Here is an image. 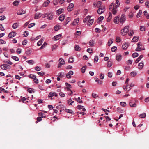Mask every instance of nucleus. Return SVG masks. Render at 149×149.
Returning <instances> with one entry per match:
<instances>
[{
  "mask_svg": "<svg viewBox=\"0 0 149 149\" xmlns=\"http://www.w3.org/2000/svg\"><path fill=\"white\" fill-rule=\"evenodd\" d=\"M129 26H127L124 27V28L121 30V33L123 36H125L126 35L127 33L128 32Z\"/></svg>",
  "mask_w": 149,
  "mask_h": 149,
  "instance_id": "1",
  "label": "nucleus"
},
{
  "mask_svg": "<svg viewBox=\"0 0 149 149\" xmlns=\"http://www.w3.org/2000/svg\"><path fill=\"white\" fill-rule=\"evenodd\" d=\"M29 100V97H27L26 98L25 97H23L19 100V102H22L24 103H26L28 102V101L27 100Z\"/></svg>",
  "mask_w": 149,
  "mask_h": 149,
  "instance_id": "2",
  "label": "nucleus"
},
{
  "mask_svg": "<svg viewBox=\"0 0 149 149\" xmlns=\"http://www.w3.org/2000/svg\"><path fill=\"white\" fill-rule=\"evenodd\" d=\"M105 7L104 6H101V8H99L98 9L97 12L99 14H101L104 11Z\"/></svg>",
  "mask_w": 149,
  "mask_h": 149,
  "instance_id": "3",
  "label": "nucleus"
},
{
  "mask_svg": "<svg viewBox=\"0 0 149 149\" xmlns=\"http://www.w3.org/2000/svg\"><path fill=\"white\" fill-rule=\"evenodd\" d=\"M53 15L52 12L47 13V18L48 19L52 20L53 18Z\"/></svg>",
  "mask_w": 149,
  "mask_h": 149,
  "instance_id": "4",
  "label": "nucleus"
},
{
  "mask_svg": "<svg viewBox=\"0 0 149 149\" xmlns=\"http://www.w3.org/2000/svg\"><path fill=\"white\" fill-rule=\"evenodd\" d=\"M62 36V35L61 34H59L56 35L54 36V37L52 38V40H58Z\"/></svg>",
  "mask_w": 149,
  "mask_h": 149,
  "instance_id": "5",
  "label": "nucleus"
},
{
  "mask_svg": "<svg viewBox=\"0 0 149 149\" xmlns=\"http://www.w3.org/2000/svg\"><path fill=\"white\" fill-rule=\"evenodd\" d=\"M129 104L130 106L132 107H135L137 106V104L135 103H134L133 102L132 100H130L129 102Z\"/></svg>",
  "mask_w": 149,
  "mask_h": 149,
  "instance_id": "6",
  "label": "nucleus"
},
{
  "mask_svg": "<svg viewBox=\"0 0 149 149\" xmlns=\"http://www.w3.org/2000/svg\"><path fill=\"white\" fill-rule=\"evenodd\" d=\"M125 15L124 14L122 15L120 19V23L123 24L124 21H125Z\"/></svg>",
  "mask_w": 149,
  "mask_h": 149,
  "instance_id": "7",
  "label": "nucleus"
},
{
  "mask_svg": "<svg viewBox=\"0 0 149 149\" xmlns=\"http://www.w3.org/2000/svg\"><path fill=\"white\" fill-rule=\"evenodd\" d=\"M74 6V4L73 3H70L68 7L67 10L68 11H70L72 10Z\"/></svg>",
  "mask_w": 149,
  "mask_h": 149,
  "instance_id": "8",
  "label": "nucleus"
},
{
  "mask_svg": "<svg viewBox=\"0 0 149 149\" xmlns=\"http://www.w3.org/2000/svg\"><path fill=\"white\" fill-rule=\"evenodd\" d=\"M16 35V33L15 32H10L8 34V37L11 38L14 37Z\"/></svg>",
  "mask_w": 149,
  "mask_h": 149,
  "instance_id": "9",
  "label": "nucleus"
},
{
  "mask_svg": "<svg viewBox=\"0 0 149 149\" xmlns=\"http://www.w3.org/2000/svg\"><path fill=\"white\" fill-rule=\"evenodd\" d=\"M129 46L128 44L127 43L123 44L122 46V48L123 49H126Z\"/></svg>",
  "mask_w": 149,
  "mask_h": 149,
  "instance_id": "10",
  "label": "nucleus"
},
{
  "mask_svg": "<svg viewBox=\"0 0 149 149\" xmlns=\"http://www.w3.org/2000/svg\"><path fill=\"white\" fill-rule=\"evenodd\" d=\"M79 18L74 19L72 23V25H76V24H77L79 22Z\"/></svg>",
  "mask_w": 149,
  "mask_h": 149,
  "instance_id": "11",
  "label": "nucleus"
},
{
  "mask_svg": "<svg viewBox=\"0 0 149 149\" xmlns=\"http://www.w3.org/2000/svg\"><path fill=\"white\" fill-rule=\"evenodd\" d=\"M65 17V15H61L59 17V20L62 21L64 20Z\"/></svg>",
  "mask_w": 149,
  "mask_h": 149,
  "instance_id": "12",
  "label": "nucleus"
},
{
  "mask_svg": "<svg viewBox=\"0 0 149 149\" xmlns=\"http://www.w3.org/2000/svg\"><path fill=\"white\" fill-rule=\"evenodd\" d=\"M122 59V56L121 55L117 54L116 55V59L117 61H120Z\"/></svg>",
  "mask_w": 149,
  "mask_h": 149,
  "instance_id": "13",
  "label": "nucleus"
},
{
  "mask_svg": "<svg viewBox=\"0 0 149 149\" xmlns=\"http://www.w3.org/2000/svg\"><path fill=\"white\" fill-rule=\"evenodd\" d=\"M64 9V8H62L59 9L57 11V14H61L63 12Z\"/></svg>",
  "mask_w": 149,
  "mask_h": 149,
  "instance_id": "14",
  "label": "nucleus"
},
{
  "mask_svg": "<svg viewBox=\"0 0 149 149\" xmlns=\"http://www.w3.org/2000/svg\"><path fill=\"white\" fill-rule=\"evenodd\" d=\"M8 65L6 64H4L1 66V68L2 69L6 70L8 68Z\"/></svg>",
  "mask_w": 149,
  "mask_h": 149,
  "instance_id": "15",
  "label": "nucleus"
},
{
  "mask_svg": "<svg viewBox=\"0 0 149 149\" xmlns=\"http://www.w3.org/2000/svg\"><path fill=\"white\" fill-rule=\"evenodd\" d=\"M50 1L49 0H47L46 1L44 2L43 3V6L45 7L47 6L50 3Z\"/></svg>",
  "mask_w": 149,
  "mask_h": 149,
  "instance_id": "16",
  "label": "nucleus"
},
{
  "mask_svg": "<svg viewBox=\"0 0 149 149\" xmlns=\"http://www.w3.org/2000/svg\"><path fill=\"white\" fill-rule=\"evenodd\" d=\"M143 63L141 62L138 64V68L140 69H141L143 68Z\"/></svg>",
  "mask_w": 149,
  "mask_h": 149,
  "instance_id": "17",
  "label": "nucleus"
},
{
  "mask_svg": "<svg viewBox=\"0 0 149 149\" xmlns=\"http://www.w3.org/2000/svg\"><path fill=\"white\" fill-rule=\"evenodd\" d=\"M59 63L62 65H64L65 64V61L64 59L61 58H60L59 60Z\"/></svg>",
  "mask_w": 149,
  "mask_h": 149,
  "instance_id": "18",
  "label": "nucleus"
},
{
  "mask_svg": "<svg viewBox=\"0 0 149 149\" xmlns=\"http://www.w3.org/2000/svg\"><path fill=\"white\" fill-rule=\"evenodd\" d=\"M41 16V13H36L35 15V19H37L40 18Z\"/></svg>",
  "mask_w": 149,
  "mask_h": 149,
  "instance_id": "19",
  "label": "nucleus"
},
{
  "mask_svg": "<svg viewBox=\"0 0 149 149\" xmlns=\"http://www.w3.org/2000/svg\"><path fill=\"white\" fill-rule=\"evenodd\" d=\"M91 16H88L87 17L84 18L83 20V22L85 23L87 21L89 20L90 19Z\"/></svg>",
  "mask_w": 149,
  "mask_h": 149,
  "instance_id": "20",
  "label": "nucleus"
},
{
  "mask_svg": "<svg viewBox=\"0 0 149 149\" xmlns=\"http://www.w3.org/2000/svg\"><path fill=\"white\" fill-rule=\"evenodd\" d=\"M26 13V11L24 10H23L22 9H20L19 10V15L23 14H25Z\"/></svg>",
  "mask_w": 149,
  "mask_h": 149,
  "instance_id": "21",
  "label": "nucleus"
},
{
  "mask_svg": "<svg viewBox=\"0 0 149 149\" xmlns=\"http://www.w3.org/2000/svg\"><path fill=\"white\" fill-rule=\"evenodd\" d=\"M113 39H110L108 42V46H110L111 44L113 42Z\"/></svg>",
  "mask_w": 149,
  "mask_h": 149,
  "instance_id": "22",
  "label": "nucleus"
},
{
  "mask_svg": "<svg viewBox=\"0 0 149 149\" xmlns=\"http://www.w3.org/2000/svg\"><path fill=\"white\" fill-rule=\"evenodd\" d=\"M104 17L103 16H100L97 20V22H101L103 19Z\"/></svg>",
  "mask_w": 149,
  "mask_h": 149,
  "instance_id": "23",
  "label": "nucleus"
},
{
  "mask_svg": "<svg viewBox=\"0 0 149 149\" xmlns=\"http://www.w3.org/2000/svg\"><path fill=\"white\" fill-rule=\"evenodd\" d=\"M112 65V62L111 61L109 60L108 61L107 66L108 67H111Z\"/></svg>",
  "mask_w": 149,
  "mask_h": 149,
  "instance_id": "24",
  "label": "nucleus"
},
{
  "mask_svg": "<svg viewBox=\"0 0 149 149\" xmlns=\"http://www.w3.org/2000/svg\"><path fill=\"white\" fill-rule=\"evenodd\" d=\"M94 43L95 42L93 40H91L89 42V44L91 46H93Z\"/></svg>",
  "mask_w": 149,
  "mask_h": 149,
  "instance_id": "25",
  "label": "nucleus"
},
{
  "mask_svg": "<svg viewBox=\"0 0 149 149\" xmlns=\"http://www.w3.org/2000/svg\"><path fill=\"white\" fill-rule=\"evenodd\" d=\"M109 17L107 19V22L110 21V20L111 19L112 16V15L111 13L109 12Z\"/></svg>",
  "mask_w": 149,
  "mask_h": 149,
  "instance_id": "26",
  "label": "nucleus"
},
{
  "mask_svg": "<svg viewBox=\"0 0 149 149\" xmlns=\"http://www.w3.org/2000/svg\"><path fill=\"white\" fill-rule=\"evenodd\" d=\"M13 4L14 6H18L19 4V1L18 0H15L13 2Z\"/></svg>",
  "mask_w": 149,
  "mask_h": 149,
  "instance_id": "27",
  "label": "nucleus"
},
{
  "mask_svg": "<svg viewBox=\"0 0 149 149\" xmlns=\"http://www.w3.org/2000/svg\"><path fill=\"white\" fill-rule=\"evenodd\" d=\"M26 62L30 65H33L34 63V61L31 60L27 61Z\"/></svg>",
  "mask_w": 149,
  "mask_h": 149,
  "instance_id": "28",
  "label": "nucleus"
},
{
  "mask_svg": "<svg viewBox=\"0 0 149 149\" xmlns=\"http://www.w3.org/2000/svg\"><path fill=\"white\" fill-rule=\"evenodd\" d=\"M74 48L75 50L77 51H79L81 49L80 47L78 45H75Z\"/></svg>",
  "mask_w": 149,
  "mask_h": 149,
  "instance_id": "29",
  "label": "nucleus"
},
{
  "mask_svg": "<svg viewBox=\"0 0 149 149\" xmlns=\"http://www.w3.org/2000/svg\"><path fill=\"white\" fill-rule=\"evenodd\" d=\"M4 63L6 64H8L10 65L12 64V63L9 60H5L4 61Z\"/></svg>",
  "mask_w": 149,
  "mask_h": 149,
  "instance_id": "30",
  "label": "nucleus"
},
{
  "mask_svg": "<svg viewBox=\"0 0 149 149\" xmlns=\"http://www.w3.org/2000/svg\"><path fill=\"white\" fill-rule=\"evenodd\" d=\"M137 74V73L135 71H132L130 73V75L131 76L134 77Z\"/></svg>",
  "mask_w": 149,
  "mask_h": 149,
  "instance_id": "31",
  "label": "nucleus"
},
{
  "mask_svg": "<svg viewBox=\"0 0 149 149\" xmlns=\"http://www.w3.org/2000/svg\"><path fill=\"white\" fill-rule=\"evenodd\" d=\"M119 19V17L117 16L115 17L114 19V22L115 23H117Z\"/></svg>",
  "mask_w": 149,
  "mask_h": 149,
  "instance_id": "32",
  "label": "nucleus"
},
{
  "mask_svg": "<svg viewBox=\"0 0 149 149\" xmlns=\"http://www.w3.org/2000/svg\"><path fill=\"white\" fill-rule=\"evenodd\" d=\"M27 91L29 92V93H33L34 92V89L32 88H29L27 90Z\"/></svg>",
  "mask_w": 149,
  "mask_h": 149,
  "instance_id": "33",
  "label": "nucleus"
},
{
  "mask_svg": "<svg viewBox=\"0 0 149 149\" xmlns=\"http://www.w3.org/2000/svg\"><path fill=\"white\" fill-rule=\"evenodd\" d=\"M143 58V56L142 55H141L139 57L136 59L135 61V62L136 63H138L141 59Z\"/></svg>",
  "mask_w": 149,
  "mask_h": 149,
  "instance_id": "34",
  "label": "nucleus"
},
{
  "mask_svg": "<svg viewBox=\"0 0 149 149\" xmlns=\"http://www.w3.org/2000/svg\"><path fill=\"white\" fill-rule=\"evenodd\" d=\"M65 111L66 112L69 113L71 114H72L73 113V112L72 111V110L70 109H65Z\"/></svg>",
  "mask_w": 149,
  "mask_h": 149,
  "instance_id": "35",
  "label": "nucleus"
},
{
  "mask_svg": "<svg viewBox=\"0 0 149 149\" xmlns=\"http://www.w3.org/2000/svg\"><path fill=\"white\" fill-rule=\"evenodd\" d=\"M18 26V24L17 23H14L12 25V27L13 29H16L17 27Z\"/></svg>",
  "mask_w": 149,
  "mask_h": 149,
  "instance_id": "36",
  "label": "nucleus"
},
{
  "mask_svg": "<svg viewBox=\"0 0 149 149\" xmlns=\"http://www.w3.org/2000/svg\"><path fill=\"white\" fill-rule=\"evenodd\" d=\"M116 8H114L112 10V12L113 14L115 15L117 12Z\"/></svg>",
  "mask_w": 149,
  "mask_h": 149,
  "instance_id": "37",
  "label": "nucleus"
},
{
  "mask_svg": "<svg viewBox=\"0 0 149 149\" xmlns=\"http://www.w3.org/2000/svg\"><path fill=\"white\" fill-rule=\"evenodd\" d=\"M58 47V45L56 44H54L52 46V51L56 49Z\"/></svg>",
  "mask_w": 149,
  "mask_h": 149,
  "instance_id": "38",
  "label": "nucleus"
},
{
  "mask_svg": "<svg viewBox=\"0 0 149 149\" xmlns=\"http://www.w3.org/2000/svg\"><path fill=\"white\" fill-rule=\"evenodd\" d=\"M139 37H134L132 39V41L133 42H137L138 41Z\"/></svg>",
  "mask_w": 149,
  "mask_h": 149,
  "instance_id": "39",
  "label": "nucleus"
},
{
  "mask_svg": "<svg viewBox=\"0 0 149 149\" xmlns=\"http://www.w3.org/2000/svg\"><path fill=\"white\" fill-rule=\"evenodd\" d=\"M96 5L97 6V7L99 8H101V6H101V2L100 1H98L97 2V3Z\"/></svg>",
  "mask_w": 149,
  "mask_h": 149,
  "instance_id": "40",
  "label": "nucleus"
},
{
  "mask_svg": "<svg viewBox=\"0 0 149 149\" xmlns=\"http://www.w3.org/2000/svg\"><path fill=\"white\" fill-rule=\"evenodd\" d=\"M54 92H50L49 95L48 96L49 97H52L54 95Z\"/></svg>",
  "mask_w": 149,
  "mask_h": 149,
  "instance_id": "41",
  "label": "nucleus"
},
{
  "mask_svg": "<svg viewBox=\"0 0 149 149\" xmlns=\"http://www.w3.org/2000/svg\"><path fill=\"white\" fill-rule=\"evenodd\" d=\"M74 61L73 58L72 57H70L69 59L68 62L70 63H72Z\"/></svg>",
  "mask_w": 149,
  "mask_h": 149,
  "instance_id": "42",
  "label": "nucleus"
},
{
  "mask_svg": "<svg viewBox=\"0 0 149 149\" xmlns=\"http://www.w3.org/2000/svg\"><path fill=\"white\" fill-rule=\"evenodd\" d=\"M94 21L93 19H90L89 20V23L90 24H88V25L89 26H90V25H91L93 23Z\"/></svg>",
  "mask_w": 149,
  "mask_h": 149,
  "instance_id": "43",
  "label": "nucleus"
},
{
  "mask_svg": "<svg viewBox=\"0 0 149 149\" xmlns=\"http://www.w3.org/2000/svg\"><path fill=\"white\" fill-rule=\"evenodd\" d=\"M60 29V26L58 25H57L54 26V29L55 31H58Z\"/></svg>",
  "mask_w": 149,
  "mask_h": 149,
  "instance_id": "44",
  "label": "nucleus"
},
{
  "mask_svg": "<svg viewBox=\"0 0 149 149\" xmlns=\"http://www.w3.org/2000/svg\"><path fill=\"white\" fill-rule=\"evenodd\" d=\"M132 56L134 58L138 56V54L136 52H135L132 54Z\"/></svg>",
  "mask_w": 149,
  "mask_h": 149,
  "instance_id": "45",
  "label": "nucleus"
},
{
  "mask_svg": "<svg viewBox=\"0 0 149 149\" xmlns=\"http://www.w3.org/2000/svg\"><path fill=\"white\" fill-rule=\"evenodd\" d=\"M117 111L120 113H122L123 112V110L120 107H118L117 109Z\"/></svg>",
  "mask_w": 149,
  "mask_h": 149,
  "instance_id": "46",
  "label": "nucleus"
},
{
  "mask_svg": "<svg viewBox=\"0 0 149 149\" xmlns=\"http://www.w3.org/2000/svg\"><path fill=\"white\" fill-rule=\"evenodd\" d=\"M42 40H43L41 39V40H40L38 42L37 44L38 46H40L42 44Z\"/></svg>",
  "mask_w": 149,
  "mask_h": 149,
  "instance_id": "47",
  "label": "nucleus"
},
{
  "mask_svg": "<svg viewBox=\"0 0 149 149\" xmlns=\"http://www.w3.org/2000/svg\"><path fill=\"white\" fill-rule=\"evenodd\" d=\"M140 29L141 31H143L145 30V27L144 26H140Z\"/></svg>",
  "mask_w": 149,
  "mask_h": 149,
  "instance_id": "48",
  "label": "nucleus"
},
{
  "mask_svg": "<svg viewBox=\"0 0 149 149\" xmlns=\"http://www.w3.org/2000/svg\"><path fill=\"white\" fill-rule=\"evenodd\" d=\"M142 13V11L141 10H139V12L137 13L136 17H139L141 15Z\"/></svg>",
  "mask_w": 149,
  "mask_h": 149,
  "instance_id": "49",
  "label": "nucleus"
},
{
  "mask_svg": "<svg viewBox=\"0 0 149 149\" xmlns=\"http://www.w3.org/2000/svg\"><path fill=\"white\" fill-rule=\"evenodd\" d=\"M86 68V66H85L83 67L81 69V71L83 73H84L85 72Z\"/></svg>",
  "mask_w": 149,
  "mask_h": 149,
  "instance_id": "50",
  "label": "nucleus"
},
{
  "mask_svg": "<svg viewBox=\"0 0 149 149\" xmlns=\"http://www.w3.org/2000/svg\"><path fill=\"white\" fill-rule=\"evenodd\" d=\"M47 45V43L45 42L44 43V44L42 45V46H41V47H40V49H42L44 48V47H45V46Z\"/></svg>",
  "mask_w": 149,
  "mask_h": 149,
  "instance_id": "51",
  "label": "nucleus"
},
{
  "mask_svg": "<svg viewBox=\"0 0 149 149\" xmlns=\"http://www.w3.org/2000/svg\"><path fill=\"white\" fill-rule=\"evenodd\" d=\"M120 104L123 107H125L126 106V104L125 102H120Z\"/></svg>",
  "mask_w": 149,
  "mask_h": 149,
  "instance_id": "52",
  "label": "nucleus"
},
{
  "mask_svg": "<svg viewBox=\"0 0 149 149\" xmlns=\"http://www.w3.org/2000/svg\"><path fill=\"white\" fill-rule=\"evenodd\" d=\"M92 96L94 98H96L98 97V96L97 95V94L94 93H93L92 94Z\"/></svg>",
  "mask_w": 149,
  "mask_h": 149,
  "instance_id": "53",
  "label": "nucleus"
},
{
  "mask_svg": "<svg viewBox=\"0 0 149 149\" xmlns=\"http://www.w3.org/2000/svg\"><path fill=\"white\" fill-rule=\"evenodd\" d=\"M11 58L13 59H14L16 61H18L19 60V58H18V57H17L16 56H12Z\"/></svg>",
  "mask_w": 149,
  "mask_h": 149,
  "instance_id": "54",
  "label": "nucleus"
},
{
  "mask_svg": "<svg viewBox=\"0 0 149 149\" xmlns=\"http://www.w3.org/2000/svg\"><path fill=\"white\" fill-rule=\"evenodd\" d=\"M35 24V23H33L30 24L28 26V28H30L33 26Z\"/></svg>",
  "mask_w": 149,
  "mask_h": 149,
  "instance_id": "55",
  "label": "nucleus"
},
{
  "mask_svg": "<svg viewBox=\"0 0 149 149\" xmlns=\"http://www.w3.org/2000/svg\"><path fill=\"white\" fill-rule=\"evenodd\" d=\"M35 69L37 71H39L41 70V68L40 67L37 66L35 68Z\"/></svg>",
  "mask_w": 149,
  "mask_h": 149,
  "instance_id": "56",
  "label": "nucleus"
},
{
  "mask_svg": "<svg viewBox=\"0 0 149 149\" xmlns=\"http://www.w3.org/2000/svg\"><path fill=\"white\" fill-rule=\"evenodd\" d=\"M139 116L141 117V118H145L146 116V114L145 113H143L142 114L139 115Z\"/></svg>",
  "mask_w": 149,
  "mask_h": 149,
  "instance_id": "57",
  "label": "nucleus"
},
{
  "mask_svg": "<svg viewBox=\"0 0 149 149\" xmlns=\"http://www.w3.org/2000/svg\"><path fill=\"white\" fill-rule=\"evenodd\" d=\"M141 50H144V49H141V48H140L139 47V46L138 45V46L137 47V48H136V51H140L141 50Z\"/></svg>",
  "mask_w": 149,
  "mask_h": 149,
  "instance_id": "58",
  "label": "nucleus"
},
{
  "mask_svg": "<svg viewBox=\"0 0 149 149\" xmlns=\"http://www.w3.org/2000/svg\"><path fill=\"white\" fill-rule=\"evenodd\" d=\"M37 121H36V123H37L38 121H40L42 120V117H38L37 118Z\"/></svg>",
  "mask_w": 149,
  "mask_h": 149,
  "instance_id": "59",
  "label": "nucleus"
},
{
  "mask_svg": "<svg viewBox=\"0 0 149 149\" xmlns=\"http://www.w3.org/2000/svg\"><path fill=\"white\" fill-rule=\"evenodd\" d=\"M132 61L131 60H128L127 62V64L128 65L131 64L132 63Z\"/></svg>",
  "mask_w": 149,
  "mask_h": 149,
  "instance_id": "60",
  "label": "nucleus"
},
{
  "mask_svg": "<svg viewBox=\"0 0 149 149\" xmlns=\"http://www.w3.org/2000/svg\"><path fill=\"white\" fill-rule=\"evenodd\" d=\"M27 42V40H25L22 41V43L23 45H25L26 44Z\"/></svg>",
  "mask_w": 149,
  "mask_h": 149,
  "instance_id": "61",
  "label": "nucleus"
},
{
  "mask_svg": "<svg viewBox=\"0 0 149 149\" xmlns=\"http://www.w3.org/2000/svg\"><path fill=\"white\" fill-rule=\"evenodd\" d=\"M36 76L34 75H33L32 74H30L29 75V77L32 79H34Z\"/></svg>",
  "mask_w": 149,
  "mask_h": 149,
  "instance_id": "62",
  "label": "nucleus"
},
{
  "mask_svg": "<svg viewBox=\"0 0 149 149\" xmlns=\"http://www.w3.org/2000/svg\"><path fill=\"white\" fill-rule=\"evenodd\" d=\"M83 107H84L81 106V105H79L77 107V108L79 109H82Z\"/></svg>",
  "mask_w": 149,
  "mask_h": 149,
  "instance_id": "63",
  "label": "nucleus"
},
{
  "mask_svg": "<svg viewBox=\"0 0 149 149\" xmlns=\"http://www.w3.org/2000/svg\"><path fill=\"white\" fill-rule=\"evenodd\" d=\"M117 47L116 46H113L111 48V50L112 52H115L116 49Z\"/></svg>",
  "mask_w": 149,
  "mask_h": 149,
  "instance_id": "64",
  "label": "nucleus"
}]
</instances>
